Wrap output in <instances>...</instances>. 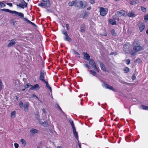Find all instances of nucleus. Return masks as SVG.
Here are the masks:
<instances>
[{"label": "nucleus", "instance_id": "39", "mask_svg": "<svg viewBox=\"0 0 148 148\" xmlns=\"http://www.w3.org/2000/svg\"><path fill=\"white\" fill-rule=\"evenodd\" d=\"M132 78L133 80H134L135 79H136V77L135 74H134L133 75L132 77Z\"/></svg>", "mask_w": 148, "mask_h": 148}, {"label": "nucleus", "instance_id": "16", "mask_svg": "<svg viewBox=\"0 0 148 148\" xmlns=\"http://www.w3.org/2000/svg\"><path fill=\"white\" fill-rule=\"evenodd\" d=\"M100 65L101 69L104 71H106V69L105 67L104 64L100 62Z\"/></svg>", "mask_w": 148, "mask_h": 148}, {"label": "nucleus", "instance_id": "15", "mask_svg": "<svg viewBox=\"0 0 148 148\" xmlns=\"http://www.w3.org/2000/svg\"><path fill=\"white\" fill-rule=\"evenodd\" d=\"M82 53L84 55L85 59L88 60L90 59V56L88 53L85 52H83Z\"/></svg>", "mask_w": 148, "mask_h": 148}, {"label": "nucleus", "instance_id": "53", "mask_svg": "<svg viewBox=\"0 0 148 148\" xmlns=\"http://www.w3.org/2000/svg\"><path fill=\"white\" fill-rule=\"evenodd\" d=\"M56 106L57 108H59L60 107L59 106V104H56Z\"/></svg>", "mask_w": 148, "mask_h": 148}, {"label": "nucleus", "instance_id": "4", "mask_svg": "<svg viewBox=\"0 0 148 148\" xmlns=\"http://www.w3.org/2000/svg\"><path fill=\"white\" fill-rule=\"evenodd\" d=\"M86 2H84V3L82 1L79 2H76V4L75 5L76 7L79 8H83L86 6L87 4Z\"/></svg>", "mask_w": 148, "mask_h": 148}, {"label": "nucleus", "instance_id": "64", "mask_svg": "<svg viewBox=\"0 0 148 148\" xmlns=\"http://www.w3.org/2000/svg\"><path fill=\"white\" fill-rule=\"evenodd\" d=\"M25 88L22 89V91H23L25 90Z\"/></svg>", "mask_w": 148, "mask_h": 148}, {"label": "nucleus", "instance_id": "42", "mask_svg": "<svg viewBox=\"0 0 148 148\" xmlns=\"http://www.w3.org/2000/svg\"><path fill=\"white\" fill-rule=\"evenodd\" d=\"M148 20V15H145V16L144 20L147 21Z\"/></svg>", "mask_w": 148, "mask_h": 148}, {"label": "nucleus", "instance_id": "59", "mask_svg": "<svg viewBox=\"0 0 148 148\" xmlns=\"http://www.w3.org/2000/svg\"><path fill=\"white\" fill-rule=\"evenodd\" d=\"M57 148H63L61 146H58L57 147Z\"/></svg>", "mask_w": 148, "mask_h": 148}, {"label": "nucleus", "instance_id": "21", "mask_svg": "<svg viewBox=\"0 0 148 148\" xmlns=\"http://www.w3.org/2000/svg\"><path fill=\"white\" fill-rule=\"evenodd\" d=\"M76 1H73L71 2H69L68 3V5H69L70 6H72L74 5H75H75L76 4Z\"/></svg>", "mask_w": 148, "mask_h": 148}, {"label": "nucleus", "instance_id": "11", "mask_svg": "<svg viewBox=\"0 0 148 148\" xmlns=\"http://www.w3.org/2000/svg\"><path fill=\"white\" fill-rule=\"evenodd\" d=\"M138 26L139 27L141 32H142L145 29V25L142 22H139L138 24Z\"/></svg>", "mask_w": 148, "mask_h": 148}, {"label": "nucleus", "instance_id": "23", "mask_svg": "<svg viewBox=\"0 0 148 148\" xmlns=\"http://www.w3.org/2000/svg\"><path fill=\"white\" fill-rule=\"evenodd\" d=\"M89 71L90 74L93 75V76H97L96 72L92 70H90Z\"/></svg>", "mask_w": 148, "mask_h": 148}, {"label": "nucleus", "instance_id": "25", "mask_svg": "<svg viewBox=\"0 0 148 148\" xmlns=\"http://www.w3.org/2000/svg\"><path fill=\"white\" fill-rule=\"evenodd\" d=\"M1 10L3 11L9 12L10 13H12V14H13L14 12V11L8 9H2Z\"/></svg>", "mask_w": 148, "mask_h": 148}, {"label": "nucleus", "instance_id": "6", "mask_svg": "<svg viewBox=\"0 0 148 148\" xmlns=\"http://www.w3.org/2000/svg\"><path fill=\"white\" fill-rule=\"evenodd\" d=\"M89 64L92 66V67L93 68L94 70H96L97 71H99L96 66V64L92 59L90 58L88 60Z\"/></svg>", "mask_w": 148, "mask_h": 148}, {"label": "nucleus", "instance_id": "63", "mask_svg": "<svg viewBox=\"0 0 148 148\" xmlns=\"http://www.w3.org/2000/svg\"><path fill=\"white\" fill-rule=\"evenodd\" d=\"M122 83L123 84H127V83L126 82H122Z\"/></svg>", "mask_w": 148, "mask_h": 148}, {"label": "nucleus", "instance_id": "10", "mask_svg": "<svg viewBox=\"0 0 148 148\" xmlns=\"http://www.w3.org/2000/svg\"><path fill=\"white\" fill-rule=\"evenodd\" d=\"M115 14L119 16H125V12L123 10H121L116 12Z\"/></svg>", "mask_w": 148, "mask_h": 148}, {"label": "nucleus", "instance_id": "29", "mask_svg": "<svg viewBox=\"0 0 148 148\" xmlns=\"http://www.w3.org/2000/svg\"><path fill=\"white\" fill-rule=\"evenodd\" d=\"M83 25H82L81 26V32H84L85 31V29Z\"/></svg>", "mask_w": 148, "mask_h": 148}, {"label": "nucleus", "instance_id": "8", "mask_svg": "<svg viewBox=\"0 0 148 148\" xmlns=\"http://www.w3.org/2000/svg\"><path fill=\"white\" fill-rule=\"evenodd\" d=\"M9 43L8 44L7 47L9 48L13 47L16 43V40L15 39H12L8 41Z\"/></svg>", "mask_w": 148, "mask_h": 148}, {"label": "nucleus", "instance_id": "24", "mask_svg": "<svg viewBox=\"0 0 148 148\" xmlns=\"http://www.w3.org/2000/svg\"><path fill=\"white\" fill-rule=\"evenodd\" d=\"M29 106V103L28 102H26L24 105V107L25 109V111L27 110V111H28V107Z\"/></svg>", "mask_w": 148, "mask_h": 148}, {"label": "nucleus", "instance_id": "37", "mask_svg": "<svg viewBox=\"0 0 148 148\" xmlns=\"http://www.w3.org/2000/svg\"><path fill=\"white\" fill-rule=\"evenodd\" d=\"M84 66L85 67H87V68H88V69H90V66L88 65V64H84Z\"/></svg>", "mask_w": 148, "mask_h": 148}, {"label": "nucleus", "instance_id": "58", "mask_svg": "<svg viewBox=\"0 0 148 148\" xmlns=\"http://www.w3.org/2000/svg\"><path fill=\"white\" fill-rule=\"evenodd\" d=\"M62 112H63L62 111L61 108H60V107L59 108H58Z\"/></svg>", "mask_w": 148, "mask_h": 148}, {"label": "nucleus", "instance_id": "35", "mask_svg": "<svg viewBox=\"0 0 148 148\" xmlns=\"http://www.w3.org/2000/svg\"><path fill=\"white\" fill-rule=\"evenodd\" d=\"M2 82L1 80V79H0V92L1 90L2 89Z\"/></svg>", "mask_w": 148, "mask_h": 148}, {"label": "nucleus", "instance_id": "1", "mask_svg": "<svg viewBox=\"0 0 148 148\" xmlns=\"http://www.w3.org/2000/svg\"><path fill=\"white\" fill-rule=\"evenodd\" d=\"M140 43L138 40H135L133 43V49L131 52V54L134 55L138 52L143 49V47L140 46Z\"/></svg>", "mask_w": 148, "mask_h": 148}, {"label": "nucleus", "instance_id": "14", "mask_svg": "<svg viewBox=\"0 0 148 148\" xmlns=\"http://www.w3.org/2000/svg\"><path fill=\"white\" fill-rule=\"evenodd\" d=\"M73 134L74 136L75 137V138L79 142L78 140V134L77 133V132L75 128L73 129Z\"/></svg>", "mask_w": 148, "mask_h": 148}, {"label": "nucleus", "instance_id": "44", "mask_svg": "<svg viewBox=\"0 0 148 148\" xmlns=\"http://www.w3.org/2000/svg\"><path fill=\"white\" fill-rule=\"evenodd\" d=\"M130 62V60L129 59H127L126 60V64H129Z\"/></svg>", "mask_w": 148, "mask_h": 148}, {"label": "nucleus", "instance_id": "33", "mask_svg": "<svg viewBox=\"0 0 148 148\" xmlns=\"http://www.w3.org/2000/svg\"><path fill=\"white\" fill-rule=\"evenodd\" d=\"M124 71L126 72V73H127L129 71V69L127 67H125L124 69Z\"/></svg>", "mask_w": 148, "mask_h": 148}, {"label": "nucleus", "instance_id": "18", "mask_svg": "<svg viewBox=\"0 0 148 148\" xmlns=\"http://www.w3.org/2000/svg\"><path fill=\"white\" fill-rule=\"evenodd\" d=\"M23 19H24V20L25 21H26V22L27 23H30V24L32 25L36 26V25H35L34 23L30 21L27 19L26 18H23Z\"/></svg>", "mask_w": 148, "mask_h": 148}, {"label": "nucleus", "instance_id": "22", "mask_svg": "<svg viewBox=\"0 0 148 148\" xmlns=\"http://www.w3.org/2000/svg\"><path fill=\"white\" fill-rule=\"evenodd\" d=\"M38 131L37 130L34 129H31L30 130V132L32 134H35L37 133Z\"/></svg>", "mask_w": 148, "mask_h": 148}, {"label": "nucleus", "instance_id": "61", "mask_svg": "<svg viewBox=\"0 0 148 148\" xmlns=\"http://www.w3.org/2000/svg\"><path fill=\"white\" fill-rule=\"evenodd\" d=\"M146 33L147 34H148V29H147V31H146Z\"/></svg>", "mask_w": 148, "mask_h": 148}, {"label": "nucleus", "instance_id": "19", "mask_svg": "<svg viewBox=\"0 0 148 148\" xmlns=\"http://www.w3.org/2000/svg\"><path fill=\"white\" fill-rule=\"evenodd\" d=\"M109 23L110 24L114 25L116 24V21L112 19H110L109 20Z\"/></svg>", "mask_w": 148, "mask_h": 148}, {"label": "nucleus", "instance_id": "32", "mask_svg": "<svg viewBox=\"0 0 148 148\" xmlns=\"http://www.w3.org/2000/svg\"><path fill=\"white\" fill-rule=\"evenodd\" d=\"M134 14L133 12H131V13H129L128 14V16L129 17H131L133 16H134Z\"/></svg>", "mask_w": 148, "mask_h": 148}, {"label": "nucleus", "instance_id": "40", "mask_svg": "<svg viewBox=\"0 0 148 148\" xmlns=\"http://www.w3.org/2000/svg\"><path fill=\"white\" fill-rule=\"evenodd\" d=\"M19 106L20 108H22L23 106V103L22 101L20 102Z\"/></svg>", "mask_w": 148, "mask_h": 148}, {"label": "nucleus", "instance_id": "30", "mask_svg": "<svg viewBox=\"0 0 148 148\" xmlns=\"http://www.w3.org/2000/svg\"><path fill=\"white\" fill-rule=\"evenodd\" d=\"M20 141H21V142L22 143L23 145H26V142L25 140L23 139H21V140Z\"/></svg>", "mask_w": 148, "mask_h": 148}, {"label": "nucleus", "instance_id": "62", "mask_svg": "<svg viewBox=\"0 0 148 148\" xmlns=\"http://www.w3.org/2000/svg\"><path fill=\"white\" fill-rule=\"evenodd\" d=\"M16 99L18 100V97L17 96H16Z\"/></svg>", "mask_w": 148, "mask_h": 148}, {"label": "nucleus", "instance_id": "31", "mask_svg": "<svg viewBox=\"0 0 148 148\" xmlns=\"http://www.w3.org/2000/svg\"><path fill=\"white\" fill-rule=\"evenodd\" d=\"M140 107H142V108L144 110H148L147 109L148 108V106H146L144 105H142L140 106Z\"/></svg>", "mask_w": 148, "mask_h": 148}, {"label": "nucleus", "instance_id": "9", "mask_svg": "<svg viewBox=\"0 0 148 148\" xmlns=\"http://www.w3.org/2000/svg\"><path fill=\"white\" fill-rule=\"evenodd\" d=\"M99 12L101 15L102 16L105 15L108 12V10L106 8L102 7L100 8Z\"/></svg>", "mask_w": 148, "mask_h": 148}, {"label": "nucleus", "instance_id": "52", "mask_svg": "<svg viewBox=\"0 0 148 148\" xmlns=\"http://www.w3.org/2000/svg\"><path fill=\"white\" fill-rule=\"evenodd\" d=\"M130 3L132 5H133L134 4V2L133 1H130Z\"/></svg>", "mask_w": 148, "mask_h": 148}, {"label": "nucleus", "instance_id": "54", "mask_svg": "<svg viewBox=\"0 0 148 148\" xmlns=\"http://www.w3.org/2000/svg\"><path fill=\"white\" fill-rule=\"evenodd\" d=\"M42 111L44 113H46V112L45 111V110L44 108H43L42 109Z\"/></svg>", "mask_w": 148, "mask_h": 148}, {"label": "nucleus", "instance_id": "7", "mask_svg": "<svg viewBox=\"0 0 148 148\" xmlns=\"http://www.w3.org/2000/svg\"><path fill=\"white\" fill-rule=\"evenodd\" d=\"M62 34L65 35L64 37V39L65 40L70 42L71 41V39L69 36L67 32L65 30H63L62 31Z\"/></svg>", "mask_w": 148, "mask_h": 148}, {"label": "nucleus", "instance_id": "27", "mask_svg": "<svg viewBox=\"0 0 148 148\" xmlns=\"http://www.w3.org/2000/svg\"><path fill=\"white\" fill-rule=\"evenodd\" d=\"M69 123H70L73 129L75 128V126L73 123V121L71 120H69Z\"/></svg>", "mask_w": 148, "mask_h": 148}, {"label": "nucleus", "instance_id": "50", "mask_svg": "<svg viewBox=\"0 0 148 148\" xmlns=\"http://www.w3.org/2000/svg\"><path fill=\"white\" fill-rule=\"evenodd\" d=\"M7 4L8 5L10 6L11 7L12 5V3H7Z\"/></svg>", "mask_w": 148, "mask_h": 148}, {"label": "nucleus", "instance_id": "12", "mask_svg": "<svg viewBox=\"0 0 148 148\" xmlns=\"http://www.w3.org/2000/svg\"><path fill=\"white\" fill-rule=\"evenodd\" d=\"M104 86H105V87L106 88L110 89L113 91L115 90L113 88L112 86H111L106 84H104Z\"/></svg>", "mask_w": 148, "mask_h": 148}, {"label": "nucleus", "instance_id": "38", "mask_svg": "<svg viewBox=\"0 0 148 148\" xmlns=\"http://www.w3.org/2000/svg\"><path fill=\"white\" fill-rule=\"evenodd\" d=\"M141 10L143 12H145L146 11V9L143 7H141Z\"/></svg>", "mask_w": 148, "mask_h": 148}, {"label": "nucleus", "instance_id": "55", "mask_svg": "<svg viewBox=\"0 0 148 148\" xmlns=\"http://www.w3.org/2000/svg\"><path fill=\"white\" fill-rule=\"evenodd\" d=\"M134 2L136 4H138V1L137 0H135Z\"/></svg>", "mask_w": 148, "mask_h": 148}, {"label": "nucleus", "instance_id": "17", "mask_svg": "<svg viewBox=\"0 0 148 148\" xmlns=\"http://www.w3.org/2000/svg\"><path fill=\"white\" fill-rule=\"evenodd\" d=\"M21 6L24 8H26L27 7V3L24 0H22L21 2Z\"/></svg>", "mask_w": 148, "mask_h": 148}, {"label": "nucleus", "instance_id": "56", "mask_svg": "<svg viewBox=\"0 0 148 148\" xmlns=\"http://www.w3.org/2000/svg\"><path fill=\"white\" fill-rule=\"evenodd\" d=\"M47 124V123L46 122H43L42 123H41V124L42 125H44V124Z\"/></svg>", "mask_w": 148, "mask_h": 148}, {"label": "nucleus", "instance_id": "26", "mask_svg": "<svg viewBox=\"0 0 148 148\" xmlns=\"http://www.w3.org/2000/svg\"><path fill=\"white\" fill-rule=\"evenodd\" d=\"M40 88V87H39L38 85V84H36L34 86H33V87H31L30 88V89L34 90L36 88Z\"/></svg>", "mask_w": 148, "mask_h": 148}, {"label": "nucleus", "instance_id": "5", "mask_svg": "<svg viewBox=\"0 0 148 148\" xmlns=\"http://www.w3.org/2000/svg\"><path fill=\"white\" fill-rule=\"evenodd\" d=\"M46 72L44 70H41L40 72L39 79L43 82L46 81L45 79Z\"/></svg>", "mask_w": 148, "mask_h": 148}, {"label": "nucleus", "instance_id": "43", "mask_svg": "<svg viewBox=\"0 0 148 148\" xmlns=\"http://www.w3.org/2000/svg\"><path fill=\"white\" fill-rule=\"evenodd\" d=\"M16 5L18 6L20 8H23V6H21V3H19V4H18Z\"/></svg>", "mask_w": 148, "mask_h": 148}, {"label": "nucleus", "instance_id": "28", "mask_svg": "<svg viewBox=\"0 0 148 148\" xmlns=\"http://www.w3.org/2000/svg\"><path fill=\"white\" fill-rule=\"evenodd\" d=\"M110 32L111 34L113 36H115L116 35V33L115 32V31L114 29L111 30Z\"/></svg>", "mask_w": 148, "mask_h": 148}, {"label": "nucleus", "instance_id": "20", "mask_svg": "<svg viewBox=\"0 0 148 148\" xmlns=\"http://www.w3.org/2000/svg\"><path fill=\"white\" fill-rule=\"evenodd\" d=\"M46 84V86L47 87L49 90L51 92H52V89L51 87L49 85V84L48 82L47 81H45L44 82Z\"/></svg>", "mask_w": 148, "mask_h": 148}, {"label": "nucleus", "instance_id": "2", "mask_svg": "<svg viewBox=\"0 0 148 148\" xmlns=\"http://www.w3.org/2000/svg\"><path fill=\"white\" fill-rule=\"evenodd\" d=\"M131 45L129 43H127L123 45V50L126 53H129L130 52Z\"/></svg>", "mask_w": 148, "mask_h": 148}, {"label": "nucleus", "instance_id": "13", "mask_svg": "<svg viewBox=\"0 0 148 148\" xmlns=\"http://www.w3.org/2000/svg\"><path fill=\"white\" fill-rule=\"evenodd\" d=\"M13 14H15L19 16L21 18H22L24 17V14L22 13L18 12L15 11H14Z\"/></svg>", "mask_w": 148, "mask_h": 148}, {"label": "nucleus", "instance_id": "41", "mask_svg": "<svg viewBox=\"0 0 148 148\" xmlns=\"http://www.w3.org/2000/svg\"><path fill=\"white\" fill-rule=\"evenodd\" d=\"M14 146L15 148H18L19 146V145L17 143L14 144Z\"/></svg>", "mask_w": 148, "mask_h": 148}, {"label": "nucleus", "instance_id": "34", "mask_svg": "<svg viewBox=\"0 0 148 148\" xmlns=\"http://www.w3.org/2000/svg\"><path fill=\"white\" fill-rule=\"evenodd\" d=\"M5 6V4L1 2H0V8L4 7Z\"/></svg>", "mask_w": 148, "mask_h": 148}, {"label": "nucleus", "instance_id": "48", "mask_svg": "<svg viewBox=\"0 0 148 148\" xmlns=\"http://www.w3.org/2000/svg\"><path fill=\"white\" fill-rule=\"evenodd\" d=\"M29 85L28 84H27L25 86V88H27L29 86Z\"/></svg>", "mask_w": 148, "mask_h": 148}, {"label": "nucleus", "instance_id": "46", "mask_svg": "<svg viewBox=\"0 0 148 148\" xmlns=\"http://www.w3.org/2000/svg\"><path fill=\"white\" fill-rule=\"evenodd\" d=\"M73 51L74 54L79 55V54L77 52L75 51L74 50H73Z\"/></svg>", "mask_w": 148, "mask_h": 148}, {"label": "nucleus", "instance_id": "45", "mask_svg": "<svg viewBox=\"0 0 148 148\" xmlns=\"http://www.w3.org/2000/svg\"><path fill=\"white\" fill-rule=\"evenodd\" d=\"M67 29L69 30V25L68 24H66V25Z\"/></svg>", "mask_w": 148, "mask_h": 148}, {"label": "nucleus", "instance_id": "60", "mask_svg": "<svg viewBox=\"0 0 148 148\" xmlns=\"http://www.w3.org/2000/svg\"><path fill=\"white\" fill-rule=\"evenodd\" d=\"M91 9V7H89V8H88L87 9V10H90V9Z\"/></svg>", "mask_w": 148, "mask_h": 148}, {"label": "nucleus", "instance_id": "47", "mask_svg": "<svg viewBox=\"0 0 148 148\" xmlns=\"http://www.w3.org/2000/svg\"><path fill=\"white\" fill-rule=\"evenodd\" d=\"M90 2L91 4H93L95 3V1L94 0H90Z\"/></svg>", "mask_w": 148, "mask_h": 148}, {"label": "nucleus", "instance_id": "51", "mask_svg": "<svg viewBox=\"0 0 148 148\" xmlns=\"http://www.w3.org/2000/svg\"><path fill=\"white\" fill-rule=\"evenodd\" d=\"M32 97H36L38 99V98L34 94H33L32 95Z\"/></svg>", "mask_w": 148, "mask_h": 148}, {"label": "nucleus", "instance_id": "57", "mask_svg": "<svg viewBox=\"0 0 148 148\" xmlns=\"http://www.w3.org/2000/svg\"><path fill=\"white\" fill-rule=\"evenodd\" d=\"M78 145L80 148H81V144L80 143H79Z\"/></svg>", "mask_w": 148, "mask_h": 148}, {"label": "nucleus", "instance_id": "49", "mask_svg": "<svg viewBox=\"0 0 148 148\" xmlns=\"http://www.w3.org/2000/svg\"><path fill=\"white\" fill-rule=\"evenodd\" d=\"M11 23L13 25H15V21L13 20L11 21Z\"/></svg>", "mask_w": 148, "mask_h": 148}, {"label": "nucleus", "instance_id": "3", "mask_svg": "<svg viewBox=\"0 0 148 148\" xmlns=\"http://www.w3.org/2000/svg\"><path fill=\"white\" fill-rule=\"evenodd\" d=\"M50 5V3L49 0H42V2L38 4L39 6L42 7H49Z\"/></svg>", "mask_w": 148, "mask_h": 148}, {"label": "nucleus", "instance_id": "36", "mask_svg": "<svg viewBox=\"0 0 148 148\" xmlns=\"http://www.w3.org/2000/svg\"><path fill=\"white\" fill-rule=\"evenodd\" d=\"M16 113V112L15 111H13L11 113V117L13 118L12 116L13 115H14Z\"/></svg>", "mask_w": 148, "mask_h": 148}]
</instances>
